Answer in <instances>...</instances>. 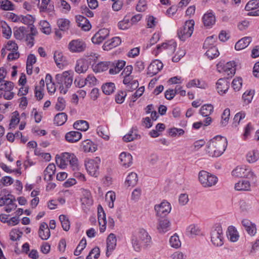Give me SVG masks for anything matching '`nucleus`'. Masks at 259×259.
<instances>
[{"mask_svg":"<svg viewBox=\"0 0 259 259\" xmlns=\"http://www.w3.org/2000/svg\"><path fill=\"white\" fill-rule=\"evenodd\" d=\"M227 146L226 138L217 136L210 140L207 143L206 151L212 157H219L225 151Z\"/></svg>","mask_w":259,"mask_h":259,"instance_id":"obj_1","label":"nucleus"},{"mask_svg":"<svg viewBox=\"0 0 259 259\" xmlns=\"http://www.w3.org/2000/svg\"><path fill=\"white\" fill-rule=\"evenodd\" d=\"M131 242L134 249L140 251L143 246H148L151 243V238L144 229H140L132 235Z\"/></svg>","mask_w":259,"mask_h":259,"instance_id":"obj_2","label":"nucleus"},{"mask_svg":"<svg viewBox=\"0 0 259 259\" xmlns=\"http://www.w3.org/2000/svg\"><path fill=\"white\" fill-rule=\"evenodd\" d=\"M56 162L59 167L61 168H66L69 163L73 170L78 169V159L73 153H63L61 156H56Z\"/></svg>","mask_w":259,"mask_h":259,"instance_id":"obj_3","label":"nucleus"},{"mask_svg":"<svg viewBox=\"0 0 259 259\" xmlns=\"http://www.w3.org/2000/svg\"><path fill=\"white\" fill-rule=\"evenodd\" d=\"M236 66L234 61H230L226 63L224 62H220L217 65V70L222 74L223 77L220 78L218 81L231 78L235 73Z\"/></svg>","mask_w":259,"mask_h":259,"instance_id":"obj_4","label":"nucleus"},{"mask_svg":"<svg viewBox=\"0 0 259 259\" xmlns=\"http://www.w3.org/2000/svg\"><path fill=\"white\" fill-rule=\"evenodd\" d=\"M211 242L217 247L224 244V235L220 224H215L212 228L211 233Z\"/></svg>","mask_w":259,"mask_h":259,"instance_id":"obj_5","label":"nucleus"},{"mask_svg":"<svg viewBox=\"0 0 259 259\" xmlns=\"http://www.w3.org/2000/svg\"><path fill=\"white\" fill-rule=\"evenodd\" d=\"M199 181L204 187H210L215 185L218 182V178L206 171L201 170L198 174Z\"/></svg>","mask_w":259,"mask_h":259,"instance_id":"obj_6","label":"nucleus"},{"mask_svg":"<svg viewBox=\"0 0 259 259\" xmlns=\"http://www.w3.org/2000/svg\"><path fill=\"white\" fill-rule=\"evenodd\" d=\"M194 21L190 20L186 21L184 25L178 30V35L179 38L185 41L187 38L190 37L193 32Z\"/></svg>","mask_w":259,"mask_h":259,"instance_id":"obj_7","label":"nucleus"},{"mask_svg":"<svg viewBox=\"0 0 259 259\" xmlns=\"http://www.w3.org/2000/svg\"><path fill=\"white\" fill-rule=\"evenodd\" d=\"M14 88L13 82H0V97L2 96L7 100L14 97V93L11 91Z\"/></svg>","mask_w":259,"mask_h":259,"instance_id":"obj_8","label":"nucleus"},{"mask_svg":"<svg viewBox=\"0 0 259 259\" xmlns=\"http://www.w3.org/2000/svg\"><path fill=\"white\" fill-rule=\"evenodd\" d=\"M9 196L12 197V195H8L0 198V207L4 206V209L7 212H10L12 210L16 209L17 208V204L15 203L16 200L15 198H13L9 197Z\"/></svg>","mask_w":259,"mask_h":259,"instance_id":"obj_9","label":"nucleus"},{"mask_svg":"<svg viewBox=\"0 0 259 259\" xmlns=\"http://www.w3.org/2000/svg\"><path fill=\"white\" fill-rule=\"evenodd\" d=\"M232 174L233 176L236 177H245L249 179L253 180L255 178L253 172L250 169L247 168L245 166L237 167L232 171Z\"/></svg>","mask_w":259,"mask_h":259,"instance_id":"obj_10","label":"nucleus"},{"mask_svg":"<svg viewBox=\"0 0 259 259\" xmlns=\"http://www.w3.org/2000/svg\"><path fill=\"white\" fill-rule=\"evenodd\" d=\"M86 44L80 39H73L69 42L68 48L71 52L80 53L86 49Z\"/></svg>","mask_w":259,"mask_h":259,"instance_id":"obj_11","label":"nucleus"},{"mask_svg":"<svg viewBox=\"0 0 259 259\" xmlns=\"http://www.w3.org/2000/svg\"><path fill=\"white\" fill-rule=\"evenodd\" d=\"M154 208L157 216L164 217L170 212L171 206L169 203L163 201L160 204L155 205Z\"/></svg>","mask_w":259,"mask_h":259,"instance_id":"obj_12","label":"nucleus"},{"mask_svg":"<svg viewBox=\"0 0 259 259\" xmlns=\"http://www.w3.org/2000/svg\"><path fill=\"white\" fill-rule=\"evenodd\" d=\"M177 47V43L174 41H169L168 42L156 46V54H158L162 51H165L168 54L171 55L174 53Z\"/></svg>","mask_w":259,"mask_h":259,"instance_id":"obj_13","label":"nucleus"},{"mask_svg":"<svg viewBox=\"0 0 259 259\" xmlns=\"http://www.w3.org/2000/svg\"><path fill=\"white\" fill-rule=\"evenodd\" d=\"M245 10L249 11L248 16H259V0H250L245 6Z\"/></svg>","mask_w":259,"mask_h":259,"instance_id":"obj_14","label":"nucleus"},{"mask_svg":"<svg viewBox=\"0 0 259 259\" xmlns=\"http://www.w3.org/2000/svg\"><path fill=\"white\" fill-rule=\"evenodd\" d=\"M109 35V30L107 28H102L96 32L92 38V42L95 44L102 42Z\"/></svg>","mask_w":259,"mask_h":259,"instance_id":"obj_15","label":"nucleus"},{"mask_svg":"<svg viewBox=\"0 0 259 259\" xmlns=\"http://www.w3.org/2000/svg\"><path fill=\"white\" fill-rule=\"evenodd\" d=\"M162 68V63L159 60H155L149 65L147 69V74L150 76H152L157 74Z\"/></svg>","mask_w":259,"mask_h":259,"instance_id":"obj_16","label":"nucleus"},{"mask_svg":"<svg viewBox=\"0 0 259 259\" xmlns=\"http://www.w3.org/2000/svg\"><path fill=\"white\" fill-rule=\"evenodd\" d=\"M87 171L92 176L97 177L99 174V164L94 160H89L85 164Z\"/></svg>","mask_w":259,"mask_h":259,"instance_id":"obj_17","label":"nucleus"},{"mask_svg":"<svg viewBox=\"0 0 259 259\" xmlns=\"http://www.w3.org/2000/svg\"><path fill=\"white\" fill-rule=\"evenodd\" d=\"M106 242L107 250L106 254L108 257L116 246L117 239L115 235L113 233L110 234L107 238Z\"/></svg>","mask_w":259,"mask_h":259,"instance_id":"obj_18","label":"nucleus"},{"mask_svg":"<svg viewBox=\"0 0 259 259\" xmlns=\"http://www.w3.org/2000/svg\"><path fill=\"white\" fill-rule=\"evenodd\" d=\"M202 22L206 28L211 27L215 23V17L211 11L205 13L202 17Z\"/></svg>","mask_w":259,"mask_h":259,"instance_id":"obj_19","label":"nucleus"},{"mask_svg":"<svg viewBox=\"0 0 259 259\" xmlns=\"http://www.w3.org/2000/svg\"><path fill=\"white\" fill-rule=\"evenodd\" d=\"M133 71V67L132 65L127 66L123 70L121 75L123 76L124 79L123 81H125V79H129L131 80H133L134 79H136L134 81H138V75L136 74V72H134Z\"/></svg>","mask_w":259,"mask_h":259,"instance_id":"obj_20","label":"nucleus"},{"mask_svg":"<svg viewBox=\"0 0 259 259\" xmlns=\"http://www.w3.org/2000/svg\"><path fill=\"white\" fill-rule=\"evenodd\" d=\"M157 229L159 233H164L167 232L170 229V221L165 218L159 219Z\"/></svg>","mask_w":259,"mask_h":259,"instance_id":"obj_21","label":"nucleus"},{"mask_svg":"<svg viewBox=\"0 0 259 259\" xmlns=\"http://www.w3.org/2000/svg\"><path fill=\"white\" fill-rule=\"evenodd\" d=\"M120 164L125 167H130L133 163V157L131 154L127 152H122L119 155Z\"/></svg>","mask_w":259,"mask_h":259,"instance_id":"obj_22","label":"nucleus"},{"mask_svg":"<svg viewBox=\"0 0 259 259\" xmlns=\"http://www.w3.org/2000/svg\"><path fill=\"white\" fill-rule=\"evenodd\" d=\"M39 237L44 240H46L50 237V231L48 227V224L46 223H42L39 228L38 230Z\"/></svg>","mask_w":259,"mask_h":259,"instance_id":"obj_23","label":"nucleus"},{"mask_svg":"<svg viewBox=\"0 0 259 259\" xmlns=\"http://www.w3.org/2000/svg\"><path fill=\"white\" fill-rule=\"evenodd\" d=\"M76 22L78 26L84 31H89L91 28V24L89 21L82 15L76 16Z\"/></svg>","mask_w":259,"mask_h":259,"instance_id":"obj_24","label":"nucleus"},{"mask_svg":"<svg viewBox=\"0 0 259 259\" xmlns=\"http://www.w3.org/2000/svg\"><path fill=\"white\" fill-rule=\"evenodd\" d=\"M109 62H100L98 63H93L92 67L93 71L96 73H100L106 71L109 68Z\"/></svg>","mask_w":259,"mask_h":259,"instance_id":"obj_25","label":"nucleus"},{"mask_svg":"<svg viewBox=\"0 0 259 259\" xmlns=\"http://www.w3.org/2000/svg\"><path fill=\"white\" fill-rule=\"evenodd\" d=\"M81 138V134L79 132L71 131L67 133L65 136V140L69 143H75Z\"/></svg>","mask_w":259,"mask_h":259,"instance_id":"obj_26","label":"nucleus"},{"mask_svg":"<svg viewBox=\"0 0 259 259\" xmlns=\"http://www.w3.org/2000/svg\"><path fill=\"white\" fill-rule=\"evenodd\" d=\"M125 61L123 60L115 61L113 63L114 67L109 69L110 74H116L118 73L125 66Z\"/></svg>","mask_w":259,"mask_h":259,"instance_id":"obj_27","label":"nucleus"},{"mask_svg":"<svg viewBox=\"0 0 259 259\" xmlns=\"http://www.w3.org/2000/svg\"><path fill=\"white\" fill-rule=\"evenodd\" d=\"M121 42L119 37H114L111 40L106 41L103 46V48L104 50H110L119 45Z\"/></svg>","mask_w":259,"mask_h":259,"instance_id":"obj_28","label":"nucleus"},{"mask_svg":"<svg viewBox=\"0 0 259 259\" xmlns=\"http://www.w3.org/2000/svg\"><path fill=\"white\" fill-rule=\"evenodd\" d=\"M28 27H20L14 30V35L17 39L22 40L25 37V35L29 32Z\"/></svg>","mask_w":259,"mask_h":259,"instance_id":"obj_29","label":"nucleus"},{"mask_svg":"<svg viewBox=\"0 0 259 259\" xmlns=\"http://www.w3.org/2000/svg\"><path fill=\"white\" fill-rule=\"evenodd\" d=\"M82 147L85 152H93L97 149L96 145L90 140L87 139L82 142Z\"/></svg>","mask_w":259,"mask_h":259,"instance_id":"obj_30","label":"nucleus"},{"mask_svg":"<svg viewBox=\"0 0 259 259\" xmlns=\"http://www.w3.org/2000/svg\"><path fill=\"white\" fill-rule=\"evenodd\" d=\"M251 41L250 37H244L238 40L235 44V48L239 51L246 48Z\"/></svg>","mask_w":259,"mask_h":259,"instance_id":"obj_31","label":"nucleus"},{"mask_svg":"<svg viewBox=\"0 0 259 259\" xmlns=\"http://www.w3.org/2000/svg\"><path fill=\"white\" fill-rule=\"evenodd\" d=\"M237 191H249L250 189V184L248 181L242 180L239 181L235 185Z\"/></svg>","mask_w":259,"mask_h":259,"instance_id":"obj_32","label":"nucleus"},{"mask_svg":"<svg viewBox=\"0 0 259 259\" xmlns=\"http://www.w3.org/2000/svg\"><path fill=\"white\" fill-rule=\"evenodd\" d=\"M56 79L57 81H73V72L67 71L58 74L56 75Z\"/></svg>","mask_w":259,"mask_h":259,"instance_id":"obj_33","label":"nucleus"},{"mask_svg":"<svg viewBox=\"0 0 259 259\" xmlns=\"http://www.w3.org/2000/svg\"><path fill=\"white\" fill-rule=\"evenodd\" d=\"M138 181V179L137 174L132 172L127 176L125 182V184L128 187H134L137 184Z\"/></svg>","mask_w":259,"mask_h":259,"instance_id":"obj_34","label":"nucleus"},{"mask_svg":"<svg viewBox=\"0 0 259 259\" xmlns=\"http://www.w3.org/2000/svg\"><path fill=\"white\" fill-rule=\"evenodd\" d=\"M56 166L53 163H50L46 167L44 171L45 179L50 181L52 179L53 176L55 174Z\"/></svg>","mask_w":259,"mask_h":259,"instance_id":"obj_35","label":"nucleus"},{"mask_svg":"<svg viewBox=\"0 0 259 259\" xmlns=\"http://www.w3.org/2000/svg\"><path fill=\"white\" fill-rule=\"evenodd\" d=\"M130 23V15L127 14L124 16L123 19L119 21L118 23V27L120 29L125 30L131 26Z\"/></svg>","mask_w":259,"mask_h":259,"instance_id":"obj_36","label":"nucleus"},{"mask_svg":"<svg viewBox=\"0 0 259 259\" xmlns=\"http://www.w3.org/2000/svg\"><path fill=\"white\" fill-rule=\"evenodd\" d=\"M73 127L78 131H86L89 127V124L87 121L80 120L74 123Z\"/></svg>","mask_w":259,"mask_h":259,"instance_id":"obj_37","label":"nucleus"},{"mask_svg":"<svg viewBox=\"0 0 259 259\" xmlns=\"http://www.w3.org/2000/svg\"><path fill=\"white\" fill-rule=\"evenodd\" d=\"M88 69V62L85 59H80L77 61L75 71L79 73L85 71Z\"/></svg>","mask_w":259,"mask_h":259,"instance_id":"obj_38","label":"nucleus"},{"mask_svg":"<svg viewBox=\"0 0 259 259\" xmlns=\"http://www.w3.org/2000/svg\"><path fill=\"white\" fill-rule=\"evenodd\" d=\"M67 115L64 112L58 113L54 117V123L57 125H62L67 121Z\"/></svg>","mask_w":259,"mask_h":259,"instance_id":"obj_39","label":"nucleus"},{"mask_svg":"<svg viewBox=\"0 0 259 259\" xmlns=\"http://www.w3.org/2000/svg\"><path fill=\"white\" fill-rule=\"evenodd\" d=\"M213 111V107L211 104L203 105L200 110V113L204 117L209 116Z\"/></svg>","mask_w":259,"mask_h":259,"instance_id":"obj_40","label":"nucleus"},{"mask_svg":"<svg viewBox=\"0 0 259 259\" xmlns=\"http://www.w3.org/2000/svg\"><path fill=\"white\" fill-rule=\"evenodd\" d=\"M229 82H217V89L220 95H223L226 93L229 88Z\"/></svg>","mask_w":259,"mask_h":259,"instance_id":"obj_41","label":"nucleus"},{"mask_svg":"<svg viewBox=\"0 0 259 259\" xmlns=\"http://www.w3.org/2000/svg\"><path fill=\"white\" fill-rule=\"evenodd\" d=\"M115 88V84L112 82H106L102 86L103 92L106 95L112 94L114 91Z\"/></svg>","mask_w":259,"mask_h":259,"instance_id":"obj_42","label":"nucleus"},{"mask_svg":"<svg viewBox=\"0 0 259 259\" xmlns=\"http://www.w3.org/2000/svg\"><path fill=\"white\" fill-rule=\"evenodd\" d=\"M98 135L104 140L107 141L109 139V132L107 128L103 126H99L97 128Z\"/></svg>","mask_w":259,"mask_h":259,"instance_id":"obj_43","label":"nucleus"},{"mask_svg":"<svg viewBox=\"0 0 259 259\" xmlns=\"http://www.w3.org/2000/svg\"><path fill=\"white\" fill-rule=\"evenodd\" d=\"M254 95V90L246 91L244 93L242 97L244 104L245 105L250 104L252 100Z\"/></svg>","mask_w":259,"mask_h":259,"instance_id":"obj_44","label":"nucleus"},{"mask_svg":"<svg viewBox=\"0 0 259 259\" xmlns=\"http://www.w3.org/2000/svg\"><path fill=\"white\" fill-rule=\"evenodd\" d=\"M186 231L187 234L192 237L199 235L201 234V230L200 228L194 224L190 225L188 227Z\"/></svg>","mask_w":259,"mask_h":259,"instance_id":"obj_45","label":"nucleus"},{"mask_svg":"<svg viewBox=\"0 0 259 259\" xmlns=\"http://www.w3.org/2000/svg\"><path fill=\"white\" fill-rule=\"evenodd\" d=\"M259 158V153L257 151L253 150L248 152L246 155V159L249 163H254Z\"/></svg>","mask_w":259,"mask_h":259,"instance_id":"obj_46","label":"nucleus"},{"mask_svg":"<svg viewBox=\"0 0 259 259\" xmlns=\"http://www.w3.org/2000/svg\"><path fill=\"white\" fill-rule=\"evenodd\" d=\"M205 55L210 59L212 60L217 58L219 55V52L216 47H211V48H207Z\"/></svg>","mask_w":259,"mask_h":259,"instance_id":"obj_47","label":"nucleus"},{"mask_svg":"<svg viewBox=\"0 0 259 259\" xmlns=\"http://www.w3.org/2000/svg\"><path fill=\"white\" fill-rule=\"evenodd\" d=\"M83 197L82 198V203L88 205H91L93 204V201L92 198L91 192L87 190H83Z\"/></svg>","mask_w":259,"mask_h":259,"instance_id":"obj_48","label":"nucleus"},{"mask_svg":"<svg viewBox=\"0 0 259 259\" xmlns=\"http://www.w3.org/2000/svg\"><path fill=\"white\" fill-rule=\"evenodd\" d=\"M54 59L57 65L60 67L61 65H63L65 61V58L63 56L62 52L55 51L54 54Z\"/></svg>","mask_w":259,"mask_h":259,"instance_id":"obj_49","label":"nucleus"},{"mask_svg":"<svg viewBox=\"0 0 259 259\" xmlns=\"http://www.w3.org/2000/svg\"><path fill=\"white\" fill-rule=\"evenodd\" d=\"M138 136L137 131L132 128L128 134L123 136V140L125 142H130L136 139Z\"/></svg>","mask_w":259,"mask_h":259,"instance_id":"obj_50","label":"nucleus"},{"mask_svg":"<svg viewBox=\"0 0 259 259\" xmlns=\"http://www.w3.org/2000/svg\"><path fill=\"white\" fill-rule=\"evenodd\" d=\"M228 233L230 240L232 242H236L239 238L238 233L234 227L230 226L228 228Z\"/></svg>","mask_w":259,"mask_h":259,"instance_id":"obj_51","label":"nucleus"},{"mask_svg":"<svg viewBox=\"0 0 259 259\" xmlns=\"http://www.w3.org/2000/svg\"><path fill=\"white\" fill-rule=\"evenodd\" d=\"M0 8L3 10L11 11L14 9V6L9 0H0Z\"/></svg>","mask_w":259,"mask_h":259,"instance_id":"obj_52","label":"nucleus"},{"mask_svg":"<svg viewBox=\"0 0 259 259\" xmlns=\"http://www.w3.org/2000/svg\"><path fill=\"white\" fill-rule=\"evenodd\" d=\"M70 21L66 19H59L57 21V25L62 31H66L69 29Z\"/></svg>","mask_w":259,"mask_h":259,"instance_id":"obj_53","label":"nucleus"},{"mask_svg":"<svg viewBox=\"0 0 259 259\" xmlns=\"http://www.w3.org/2000/svg\"><path fill=\"white\" fill-rule=\"evenodd\" d=\"M59 220L61 222L62 227L63 230L67 231L70 229V222L66 215L61 214L59 216Z\"/></svg>","mask_w":259,"mask_h":259,"instance_id":"obj_54","label":"nucleus"},{"mask_svg":"<svg viewBox=\"0 0 259 259\" xmlns=\"http://www.w3.org/2000/svg\"><path fill=\"white\" fill-rule=\"evenodd\" d=\"M245 112L242 111L236 113L233 118V126L237 127L239 125L240 120L245 118Z\"/></svg>","mask_w":259,"mask_h":259,"instance_id":"obj_55","label":"nucleus"},{"mask_svg":"<svg viewBox=\"0 0 259 259\" xmlns=\"http://www.w3.org/2000/svg\"><path fill=\"white\" fill-rule=\"evenodd\" d=\"M41 31L46 34H49L51 32V28L49 23L46 20H41L39 23Z\"/></svg>","mask_w":259,"mask_h":259,"instance_id":"obj_56","label":"nucleus"},{"mask_svg":"<svg viewBox=\"0 0 259 259\" xmlns=\"http://www.w3.org/2000/svg\"><path fill=\"white\" fill-rule=\"evenodd\" d=\"M217 39V36L212 35L207 37L203 44V48L207 49L208 48H211V47H215L214 42Z\"/></svg>","mask_w":259,"mask_h":259,"instance_id":"obj_57","label":"nucleus"},{"mask_svg":"<svg viewBox=\"0 0 259 259\" xmlns=\"http://www.w3.org/2000/svg\"><path fill=\"white\" fill-rule=\"evenodd\" d=\"M230 115V110L229 108H226L224 110V112L222 115V121L221 124L223 126H226L229 120Z\"/></svg>","mask_w":259,"mask_h":259,"instance_id":"obj_58","label":"nucleus"},{"mask_svg":"<svg viewBox=\"0 0 259 259\" xmlns=\"http://www.w3.org/2000/svg\"><path fill=\"white\" fill-rule=\"evenodd\" d=\"M100 249L98 247H94L90 252L86 259H97L100 255Z\"/></svg>","mask_w":259,"mask_h":259,"instance_id":"obj_59","label":"nucleus"},{"mask_svg":"<svg viewBox=\"0 0 259 259\" xmlns=\"http://www.w3.org/2000/svg\"><path fill=\"white\" fill-rule=\"evenodd\" d=\"M86 245V240L83 238L82 239L74 250V254L76 256L79 255L81 253V251L85 247Z\"/></svg>","mask_w":259,"mask_h":259,"instance_id":"obj_60","label":"nucleus"},{"mask_svg":"<svg viewBox=\"0 0 259 259\" xmlns=\"http://www.w3.org/2000/svg\"><path fill=\"white\" fill-rule=\"evenodd\" d=\"M169 243L171 247L176 248H179L181 244L179 236L177 235H174L170 237Z\"/></svg>","mask_w":259,"mask_h":259,"instance_id":"obj_61","label":"nucleus"},{"mask_svg":"<svg viewBox=\"0 0 259 259\" xmlns=\"http://www.w3.org/2000/svg\"><path fill=\"white\" fill-rule=\"evenodd\" d=\"M26 82H19V85H21V88L19 89L18 93L19 96H23L26 95L28 93L29 87L26 85Z\"/></svg>","mask_w":259,"mask_h":259,"instance_id":"obj_62","label":"nucleus"},{"mask_svg":"<svg viewBox=\"0 0 259 259\" xmlns=\"http://www.w3.org/2000/svg\"><path fill=\"white\" fill-rule=\"evenodd\" d=\"M2 28L3 36L7 39L9 38L12 34V31L10 27L4 22L2 26Z\"/></svg>","mask_w":259,"mask_h":259,"instance_id":"obj_63","label":"nucleus"},{"mask_svg":"<svg viewBox=\"0 0 259 259\" xmlns=\"http://www.w3.org/2000/svg\"><path fill=\"white\" fill-rule=\"evenodd\" d=\"M22 234V232L17 229H13L10 233L11 240L17 241L19 240Z\"/></svg>","mask_w":259,"mask_h":259,"instance_id":"obj_64","label":"nucleus"}]
</instances>
